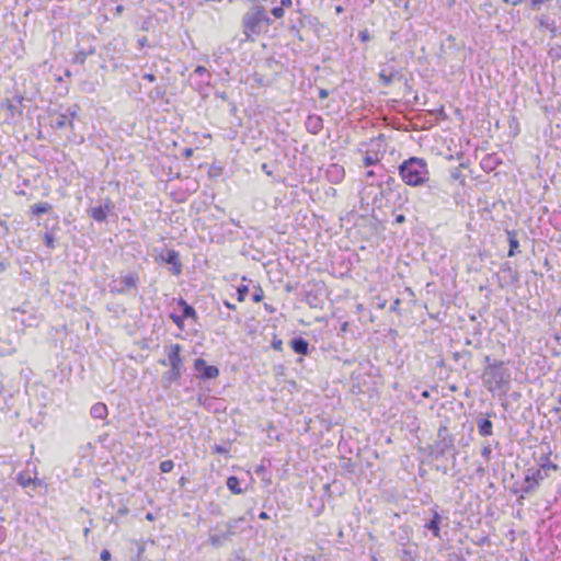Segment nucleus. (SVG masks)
Instances as JSON below:
<instances>
[{"instance_id":"nucleus-1","label":"nucleus","mask_w":561,"mask_h":561,"mask_svg":"<svg viewBox=\"0 0 561 561\" xmlns=\"http://www.w3.org/2000/svg\"><path fill=\"white\" fill-rule=\"evenodd\" d=\"M401 180L409 186H421L430 179L427 162L417 157H411L399 165Z\"/></svg>"},{"instance_id":"nucleus-2","label":"nucleus","mask_w":561,"mask_h":561,"mask_svg":"<svg viewBox=\"0 0 561 561\" xmlns=\"http://www.w3.org/2000/svg\"><path fill=\"white\" fill-rule=\"evenodd\" d=\"M486 367L483 373V382L486 388L494 392L501 390L504 386L510 383L511 375L504 367V363L501 360H493L489 356L485 357Z\"/></svg>"},{"instance_id":"nucleus-3","label":"nucleus","mask_w":561,"mask_h":561,"mask_svg":"<svg viewBox=\"0 0 561 561\" xmlns=\"http://www.w3.org/2000/svg\"><path fill=\"white\" fill-rule=\"evenodd\" d=\"M271 24L266 10L263 5H253L243 15L242 26L243 33L248 39L259 36L264 27Z\"/></svg>"},{"instance_id":"nucleus-4","label":"nucleus","mask_w":561,"mask_h":561,"mask_svg":"<svg viewBox=\"0 0 561 561\" xmlns=\"http://www.w3.org/2000/svg\"><path fill=\"white\" fill-rule=\"evenodd\" d=\"M455 447L454 436L449 434L447 426L440 425L437 432V440L430 448L431 456L439 458L453 450Z\"/></svg>"},{"instance_id":"nucleus-5","label":"nucleus","mask_w":561,"mask_h":561,"mask_svg":"<svg viewBox=\"0 0 561 561\" xmlns=\"http://www.w3.org/2000/svg\"><path fill=\"white\" fill-rule=\"evenodd\" d=\"M138 282V275L136 273H129L121 279H113L110 283V290L116 294H124L128 289L136 288Z\"/></svg>"},{"instance_id":"nucleus-6","label":"nucleus","mask_w":561,"mask_h":561,"mask_svg":"<svg viewBox=\"0 0 561 561\" xmlns=\"http://www.w3.org/2000/svg\"><path fill=\"white\" fill-rule=\"evenodd\" d=\"M182 347L180 344H171L165 347V353L168 358L160 360V364L167 366L170 365L171 368L182 369L183 359L181 357Z\"/></svg>"},{"instance_id":"nucleus-7","label":"nucleus","mask_w":561,"mask_h":561,"mask_svg":"<svg viewBox=\"0 0 561 561\" xmlns=\"http://www.w3.org/2000/svg\"><path fill=\"white\" fill-rule=\"evenodd\" d=\"M194 367L203 379H213L219 375V369L216 366H208L203 358L195 359Z\"/></svg>"},{"instance_id":"nucleus-8","label":"nucleus","mask_w":561,"mask_h":561,"mask_svg":"<svg viewBox=\"0 0 561 561\" xmlns=\"http://www.w3.org/2000/svg\"><path fill=\"white\" fill-rule=\"evenodd\" d=\"M231 537L230 533L225 529H219V526H217L214 531H210L208 541L211 547L219 548L230 541Z\"/></svg>"},{"instance_id":"nucleus-9","label":"nucleus","mask_w":561,"mask_h":561,"mask_svg":"<svg viewBox=\"0 0 561 561\" xmlns=\"http://www.w3.org/2000/svg\"><path fill=\"white\" fill-rule=\"evenodd\" d=\"M404 76L402 72H391L388 69H380L379 80L385 87H389L394 81L403 80Z\"/></svg>"},{"instance_id":"nucleus-10","label":"nucleus","mask_w":561,"mask_h":561,"mask_svg":"<svg viewBox=\"0 0 561 561\" xmlns=\"http://www.w3.org/2000/svg\"><path fill=\"white\" fill-rule=\"evenodd\" d=\"M527 473L529 474L530 477V480H533V485L528 486V489H526V491H536L537 488L539 486L540 484V481L545 480L546 478H548V473L542 471L540 468L536 469V468H529L527 470Z\"/></svg>"},{"instance_id":"nucleus-11","label":"nucleus","mask_w":561,"mask_h":561,"mask_svg":"<svg viewBox=\"0 0 561 561\" xmlns=\"http://www.w3.org/2000/svg\"><path fill=\"white\" fill-rule=\"evenodd\" d=\"M112 203L107 201L104 205L92 207L89 210L90 216L96 221H104L107 217L108 211L111 210Z\"/></svg>"},{"instance_id":"nucleus-12","label":"nucleus","mask_w":561,"mask_h":561,"mask_svg":"<svg viewBox=\"0 0 561 561\" xmlns=\"http://www.w3.org/2000/svg\"><path fill=\"white\" fill-rule=\"evenodd\" d=\"M193 77L199 78V81L196 83L198 89H201L203 85H208L211 79L210 72L204 66H197L191 78Z\"/></svg>"},{"instance_id":"nucleus-13","label":"nucleus","mask_w":561,"mask_h":561,"mask_svg":"<svg viewBox=\"0 0 561 561\" xmlns=\"http://www.w3.org/2000/svg\"><path fill=\"white\" fill-rule=\"evenodd\" d=\"M306 128L309 133L317 135L323 128V121L318 115H309L306 119Z\"/></svg>"},{"instance_id":"nucleus-14","label":"nucleus","mask_w":561,"mask_h":561,"mask_svg":"<svg viewBox=\"0 0 561 561\" xmlns=\"http://www.w3.org/2000/svg\"><path fill=\"white\" fill-rule=\"evenodd\" d=\"M550 456L551 449L548 448V450L541 454L539 457L538 465L540 469L545 472H547L548 470L557 471L559 469V466L550 460Z\"/></svg>"},{"instance_id":"nucleus-15","label":"nucleus","mask_w":561,"mask_h":561,"mask_svg":"<svg viewBox=\"0 0 561 561\" xmlns=\"http://www.w3.org/2000/svg\"><path fill=\"white\" fill-rule=\"evenodd\" d=\"M478 432L482 437H489L493 435V424L489 419L479 417L477 419Z\"/></svg>"},{"instance_id":"nucleus-16","label":"nucleus","mask_w":561,"mask_h":561,"mask_svg":"<svg viewBox=\"0 0 561 561\" xmlns=\"http://www.w3.org/2000/svg\"><path fill=\"white\" fill-rule=\"evenodd\" d=\"M290 346L295 353L307 355L309 351V343L302 337H295L290 341Z\"/></svg>"},{"instance_id":"nucleus-17","label":"nucleus","mask_w":561,"mask_h":561,"mask_svg":"<svg viewBox=\"0 0 561 561\" xmlns=\"http://www.w3.org/2000/svg\"><path fill=\"white\" fill-rule=\"evenodd\" d=\"M90 414L93 419L103 420L107 416V407L102 402L94 403L91 407Z\"/></svg>"},{"instance_id":"nucleus-18","label":"nucleus","mask_w":561,"mask_h":561,"mask_svg":"<svg viewBox=\"0 0 561 561\" xmlns=\"http://www.w3.org/2000/svg\"><path fill=\"white\" fill-rule=\"evenodd\" d=\"M51 126L55 129H62L67 126L72 127V119L69 118L68 114H58L57 117L51 122Z\"/></svg>"},{"instance_id":"nucleus-19","label":"nucleus","mask_w":561,"mask_h":561,"mask_svg":"<svg viewBox=\"0 0 561 561\" xmlns=\"http://www.w3.org/2000/svg\"><path fill=\"white\" fill-rule=\"evenodd\" d=\"M440 519V515L437 512H434L433 518L427 524H425V528L431 530L435 537H439Z\"/></svg>"},{"instance_id":"nucleus-20","label":"nucleus","mask_w":561,"mask_h":561,"mask_svg":"<svg viewBox=\"0 0 561 561\" xmlns=\"http://www.w3.org/2000/svg\"><path fill=\"white\" fill-rule=\"evenodd\" d=\"M181 370L182 369L170 368L169 371L164 373V375L162 376V381L164 386H169L172 382L176 381L181 377Z\"/></svg>"},{"instance_id":"nucleus-21","label":"nucleus","mask_w":561,"mask_h":561,"mask_svg":"<svg viewBox=\"0 0 561 561\" xmlns=\"http://www.w3.org/2000/svg\"><path fill=\"white\" fill-rule=\"evenodd\" d=\"M245 518L243 516L230 519L224 524L225 530L230 533L231 536L237 534V530L239 528V525L243 523Z\"/></svg>"},{"instance_id":"nucleus-22","label":"nucleus","mask_w":561,"mask_h":561,"mask_svg":"<svg viewBox=\"0 0 561 561\" xmlns=\"http://www.w3.org/2000/svg\"><path fill=\"white\" fill-rule=\"evenodd\" d=\"M227 486L234 494H241L243 492V490L240 488L239 479L234 476L227 479Z\"/></svg>"},{"instance_id":"nucleus-23","label":"nucleus","mask_w":561,"mask_h":561,"mask_svg":"<svg viewBox=\"0 0 561 561\" xmlns=\"http://www.w3.org/2000/svg\"><path fill=\"white\" fill-rule=\"evenodd\" d=\"M51 209V206L50 204L48 203H37V204H34L32 207H31V211L33 215H42V214H46L48 213L49 210Z\"/></svg>"},{"instance_id":"nucleus-24","label":"nucleus","mask_w":561,"mask_h":561,"mask_svg":"<svg viewBox=\"0 0 561 561\" xmlns=\"http://www.w3.org/2000/svg\"><path fill=\"white\" fill-rule=\"evenodd\" d=\"M95 49L94 48H91L89 51H83V50H80L78 51L75 57H73V62L75 64H79V65H83L87 60V57L89 54H94Z\"/></svg>"},{"instance_id":"nucleus-25","label":"nucleus","mask_w":561,"mask_h":561,"mask_svg":"<svg viewBox=\"0 0 561 561\" xmlns=\"http://www.w3.org/2000/svg\"><path fill=\"white\" fill-rule=\"evenodd\" d=\"M536 21L540 28H546V30L550 26V24H552V22H554V20H551L549 18V15H547V14H541L539 16H536Z\"/></svg>"},{"instance_id":"nucleus-26","label":"nucleus","mask_w":561,"mask_h":561,"mask_svg":"<svg viewBox=\"0 0 561 561\" xmlns=\"http://www.w3.org/2000/svg\"><path fill=\"white\" fill-rule=\"evenodd\" d=\"M507 234H508V242H510L508 256H514L515 250L518 248L519 243H518L517 239L515 238L514 233H512L511 231H507Z\"/></svg>"},{"instance_id":"nucleus-27","label":"nucleus","mask_w":561,"mask_h":561,"mask_svg":"<svg viewBox=\"0 0 561 561\" xmlns=\"http://www.w3.org/2000/svg\"><path fill=\"white\" fill-rule=\"evenodd\" d=\"M18 482L23 488L30 486L31 484L35 483L34 479H32L30 476H26L24 473L19 474Z\"/></svg>"},{"instance_id":"nucleus-28","label":"nucleus","mask_w":561,"mask_h":561,"mask_svg":"<svg viewBox=\"0 0 561 561\" xmlns=\"http://www.w3.org/2000/svg\"><path fill=\"white\" fill-rule=\"evenodd\" d=\"M533 480H530V477L529 474L526 472V476H525V479L520 485V492L523 494H530L533 493L534 491H526V489H528V486L533 485Z\"/></svg>"},{"instance_id":"nucleus-29","label":"nucleus","mask_w":561,"mask_h":561,"mask_svg":"<svg viewBox=\"0 0 561 561\" xmlns=\"http://www.w3.org/2000/svg\"><path fill=\"white\" fill-rule=\"evenodd\" d=\"M183 306V318L195 317V310L192 306L187 305L184 300H181Z\"/></svg>"},{"instance_id":"nucleus-30","label":"nucleus","mask_w":561,"mask_h":561,"mask_svg":"<svg viewBox=\"0 0 561 561\" xmlns=\"http://www.w3.org/2000/svg\"><path fill=\"white\" fill-rule=\"evenodd\" d=\"M167 262L172 265H180L179 253L175 251H169Z\"/></svg>"},{"instance_id":"nucleus-31","label":"nucleus","mask_w":561,"mask_h":561,"mask_svg":"<svg viewBox=\"0 0 561 561\" xmlns=\"http://www.w3.org/2000/svg\"><path fill=\"white\" fill-rule=\"evenodd\" d=\"M174 468V462L172 460H164L160 463V470L161 472H170Z\"/></svg>"},{"instance_id":"nucleus-32","label":"nucleus","mask_w":561,"mask_h":561,"mask_svg":"<svg viewBox=\"0 0 561 561\" xmlns=\"http://www.w3.org/2000/svg\"><path fill=\"white\" fill-rule=\"evenodd\" d=\"M249 288L245 285H241L237 289L238 300L244 301L247 295H248Z\"/></svg>"},{"instance_id":"nucleus-33","label":"nucleus","mask_w":561,"mask_h":561,"mask_svg":"<svg viewBox=\"0 0 561 561\" xmlns=\"http://www.w3.org/2000/svg\"><path fill=\"white\" fill-rule=\"evenodd\" d=\"M271 13L273 14V16L275 19H282L285 14V10L283 9V7H275L272 9Z\"/></svg>"},{"instance_id":"nucleus-34","label":"nucleus","mask_w":561,"mask_h":561,"mask_svg":"<svg viewBox=\"0 0 561 561\" xmlns=\"http://www.w3.org/2000/svg\"><path fill=\"white\" fill-rule=\"evenodd\" d=\"M44 240H45V244H46L49 249H54V248H55V238H54V236H53V234H50V233H45Z\"/></svg>"},{"instance_id":"nucleus-35","label":"nucleus","mask_w":561,"mask_h":561,"mask_svg":"<svg viewBox=\"0 0 561 561\" xmlns=\"http://www.w3.org/2000/svg\"><path fill=\"white\" fill-rule=\"evenodd\" d=\"M377 161H378V158H377L376 156L366 154V156L364 157V164H365L366 167L373 165V164H375Z\"/></svg>"},{"instance_id":"nucleus-36","label":"nucleus","mask_w":561,"mask_h":561,"mask_svg":"<svg viewBox=\"0 0 561 561\" xmlns=\"http://www.w3.org/2000/svg\"><path fill=\"white\" fill-rule=\"evenodd\" d=\"M79 110H80V108H79V106H78L77 104H75V105L70 106V107L67 110V113H66V114H68V116H69V118H70V119H73V118L77 116V114H78Z\"/></svg>"},{"instance_id":"nucleus-37","label":"nucleus","mask_w":561,"mask_h":561,"mask_svg":"<svg viewBox=\"0 0 561 561\" xmlns=\"http://www.w3.org/2000/svg\"><path fill=\"white\" fill-rule=\"evenodd\" d=\"M491 446L490 445H484L481 449V455L483 458H485L486 460L490 459V456H491Z\"/></svg>"},{"instance_id":"nucleus-38","label":"nucleus","mask_w":561,"mask_h":561,"mask_svg":"<svg viewBox=\"0 0 561 561\" xmlns=\"http://www.w3.org/2000/svg\"><path fill=\"white\" fill-rule=\"evenodd\" d=\"M358 37L364 43L370 41V34L367 30L360 31Z\"/></svg>"},{"instance_id":"nucleus-39","label":"nucleus","mask_w":561,"mask_h":561,"mask_svg":"<svg viewBox=\"0 0 561 561\" xmlns=\"http://www.w3.org/2000/svg\"><path fill=\"white\" fill-rule=\"evenodd\" d=\"M213 453L214 454H226L228 453L227 448H225L224 446H220V445H215L213 447Z\"/></svg>"},{"instance_id":"nucleus-40","label":"nucleus","mask_w":561,"mask_h":561,"mask_svg":"<svg viewBox=\"0 0 561 561\" xmlns=\"http://www.w3.org/2000/svg\"><path fill=\"white\" fill-rule=\"evenodd\" d=\"M400 304H401V300H400L399 298H397V299L392 302V305H391V307H390V310H391L392 312H399Z\"/></svg>"},{"instance_id":"nucleus-41","label":"nucleus","mask_w":561,"mask_h":561,"mask_svg":"<svg viewBox=\"0 0 561 561\" xmlns=\"http://www.w3.org/2000/svg\"><path fill=\"white\" fill-rule=\"evenodd\" d=\"M551 33V37H556L558 33V26L556 24V21L550 24V26L547 28Z\"/></svg>"},{"instance_id":"nucleus-42","label":"nucleus","mask_w":561,"mask_h":561,"mask_svg":"<svg viewBox=\"0 0 561 561\" xmlns=\"http://www.w3.org/2000/svg\"><path fill=\"white\" fill-rule=\"evenodd\" d=\"M252 299L255 302H259V301H261L263 299V291H262L261 288H259V290L255 294H253Z\"/></svg>"},{"instance_id":"nucleus-43","label":"nucleus","mask_w":561,"mask_h":561,"mask_svg":"<svg viewBox=\"0 0 561 561\" xmlns=\"http://www.w3.org/2000/svg\"><path fill=\"white\" fill-rule=\"evenodd\" d=\"M100 559L102 561H110L111 560V552L108 550H103L100 554Z\"/></svg>"},{"instance_id":"nucleus-44","label":"nucleus","mask_w":561,"mask_h":561,"mask_svg":"<svg viewBox=\"0 0 561 561\" xmlns=\"http://www.w3.org/2000/svg\"><path fill=\"white\" fill-rule=\"evenodd\" d=\"M171 319L173 320V322L175 324H178L179 327H182L183 316L180 317V316L171 314Z\"/></svg>"},{"instance_id":"nucleus-45","label":"nucleus","mask_w":561,"mask_h":561,"mask_svg":"<svg viewBox=\"0 0 561 561\" xmlns=\"http://www.w3.org/2000/svg\"><path fill=\"white\" fill-rule=\"evenodd\" d=\"M533 9H539L540 4L547 2L548 0H530Z\"/></svg>"},{"instance_id":"nucleus-46","label":"nucleus","mask_w":561,"mask_h":561,"mask_svg":"<svg viewBox=\"0 0 561 561\" xmlns=\"http://www.w3.org/2000/svg\"><path fill=\"white\" fill-rule=\"evenodd\" d=\"M381 69H388V71H391V72H401L398 68H396L391 65H388V64L381 66Z\"/></svg>"},{"instance_id":"nucleus-47","label":"nucleus","mask_w":561,"mask_h":561,"mask_svg":"<svg viewBox=\"0 0 561 561\" xmlns=\"http://www.w3.org/2000/svg\"><path fill=\"white\" fill-rule=\"evenodd\" d=\"M280 7L285 10V8H291L293 7V0H280Z\"/></svg>"},{"instance_id":"nucleus-48","label":"nucleus","mask_w":561,"mask_h":561,"mask_svg":"<svg viewBox=\"0 0 561 561\" xmlns=\"http://www.w3.org/2000/svg\"><path fill=\"white\" fill-rule=\"evenodd\" d=\"M302 561H324L322 558H317L314 556H306Z\"/></svg>"},{"instance_id":"nucleus-49","label":"nucleus","mask_w":561,"mask_h":561,"mask_svg":"<svg viewBox=\"0 0 561 561\" xmlns=\"http://www.w3.org/2000/svg\"><path fill=\"white\" fill-rule=\"evenodd\" d=\"M128 512H129L128 507H127V506H123V507H121V508L118 510L117 514H118L119 516H124V515H127V514H128Z\"/></svg>"},{"instance_id":"nucleus-50","label":"nucleus","mask_w":561,"mask_h":561,"mask_svg":"<svg viewBox=\"0 0 561 561\" xmlns=\"http://www.w3.org/2000/svg\"><path fill=\"white\" fill-rule=\"evenodd\" d=\"M144 79L148 80L149 82L156 81V76L153 73H145Z\"/></svg>"},{"instance_id":"nucleus-51","label":"nucleus","mask_w":561,"mask_h":561,"mask_svg":"<svg viewBox=\"0 0 561 561\" xmlns=\"http://www.w3.org/2000/svg\"><path fill=\"white\" fill-rule=\"evenodd\" d=\"M503 1L506 2V3H510V4L514 5V7H516V5H518V4H520L523 2V0H503Z\"/></svg>"},{"instance_id":"nucleus-52","label":"nucleus","mask_w":561,"mask_h":561,"mask_svg":"<svg viewBox=\"0 0 561 561\" xmlns=\"http://www.w3.org/2000/svg\"><path fill=\"white\" fill-rule=\"evenodd\" d=\"M328 95H329V93H328V91H327V90L321 89V90L319 91V98H320V99H322V100H323V99L328 98Z\"/></svg>"},{"instance_id":"nucleus-53","label":"nucleus","mask_w":561,"mask_h":561,"mask_svg":"<svg viewBox=\"0 0 561 561\" xmlns=\"http://www.w3.org/2000/svg\"><path fill=\"white\" fill-rule=\"evenodd\" d=\"M124 11V5L122 4H118L116 8H115V15H121Z\"/></svg>"},{"instance_id":"nucleus-54","label":"nucleus","mask_w":561,"mask_h":561,"mask_svg":"<svg viewBox=\"0 0 561 561\" xmlns=\"http://www.w3.org/2000/svg\"><path fill=\"white\" fill-rule=\"evenodd\" d=\"M273 347H274L275 350L280 351V350H282V341H280V340H279V341H274V342H273Z\"/></svg>"},{"instance_id":"nucleus-55","label":"nucleus","mask_w":561,"mask_h":561,"mask_svg":"<svg viewBox=\"0 0 561 561\" xmlns=\"http://www.w3.org/2000/svg\"><path fill=\"white\" fill-rule=\"evenodd\" d=\"M192 154H193V149L187 148V149H185V150H184V156H185L186 158L191 157Z\"/></svg>"},{"instance_id":"nucleus-56","label":"nucleus","mask_w":561,"mask_h":561,"mask_svg":"<svg viewBox=\"0 0 561 561\" xmlns=\"http://www.w3.org/2000/svg\"><path fill=\"white\" fill-rule=\"evenodd\" d=\"M259 517H260L261 519H268V518H270V516L267 515V513H266V512H261V513H260V515H259Z\"/></svg>"},{"instance_id":"nucleus-57","label":"nucleus","mask_w":561,"mask_h":561,"mask_svg":"<svg viewBox=\"0 0 561 561\" xmlns=\"http://www.w3.org/2000/svg\"><path fill=\"white\" fill-rule=\"evenodd\" d=\"M224 304H225V306H226L227 308H229V309H236V306H234V305H232V304H230L229 301H225Z\"/></svg>"},{"instance_id":"nucleus-58","label":"nucleus","mask_w":561,"mask_h":561,"mask_svg":"<svg viewBox=\"0 0 561 561\" xmlns=\"http://www.w3.org/2000/svg\"><path fill=\"white\" fill-rule=\"evenodd\" d=\"M90 530H91V529H90V527H85V528L83 529V535H84V537H85V538L89 536Z\"/></svg>"},{"instance_id":"nucleus-59","label":"nucleus","mask_w":561,"mask_h":561,"mask_svg":"<svg viewBox=\"0 0 561 561\" xmlns=\"http://www.w3.org/2000/svg\"><path fill=\"white\" fill-rule=\"evenodd\" d=\"M146 518H147L148 520H153V519H154V516H153V514H152V513H148V514L146 515Z\"/></svg>"},{"instance_id":"nucleus-60","label":"nucleus","mask_w":561,"mask_h":561,"mask_svg":"<svg viewBox=\"0 0 561 561\" xmlns=\"http://www.w3.org/2000/svg\"><path fill=\"white\" fill-rule=\"evenodd\" d=\"M348 323L344 322L341 327V331L345 332L347 330Z\"/></svg>"},{"instance_id":"nucleus-61","label":"nucleus","mask_w":561,"mask_h":561,"mask_svg":"<svg viewBox=\"0 0 561 561\" xmlns=\"http://www.w3.org/2000/svg\"><path fill=\"white\" fill-rule=\"evenodd\" d=\"M396 182V180L391 176L388 178L387 180V184L390 185V184H393Z\"/></svg>"},{"instance_id":"nucleus-62","label":"nucleus","mask_w":561,"mask_h":561,"mask_svg":"<svg viewBox=\"0 0 561 561\" xmlns=\"http://www.w3.org/2000/svg\"><path fill=\"white\" fill-rule=\"evenodd\" d=\"M386 304H387V301H386V300L381 301V302L378 305V308H379V309H383V308L386 307Z\"/></svg>"},{"instance_id":"nucleus-63","label":"nucleus","mask_w":561,"mask_h":561,"mask_svg":"<svg viewBox=\"0 0 561 561\" xmlns=\"http://www.w3.org/2000/svg\"><path fill=\"white\" fill-rule=\"evenodd\" d=\"M397 221H398V222H402V221H404V216H403V215L398 216V217H397Z\"/></svg>"},{"instance_id":"nucleus-64","label":"nucleus","mask_w":561,"mask_h":561,"mask_svg":"<svg viewBox=\"0 0 561 561\" xmlns=\"http://www.w3.org/2000/svg\"><path fill=\"white\" fill-rule=\"evenodd\" d=\"M374 174H375L374 171H367L366 176L371 178V176H374Z\"/></svg>"}]
</instances>
